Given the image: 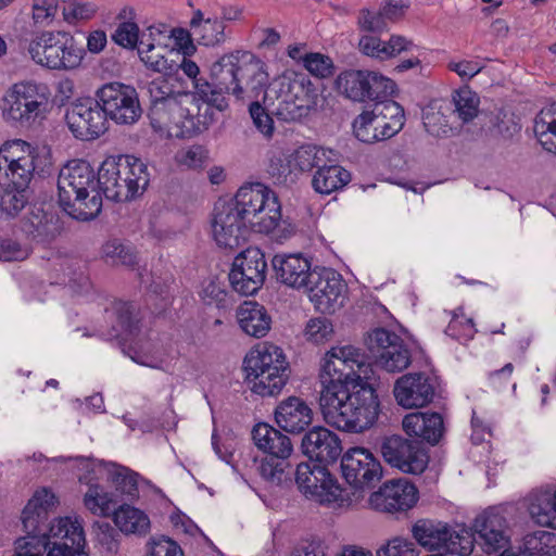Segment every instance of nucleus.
I'll return each instance as SVG.
<instances>
[{"label": "nucleus", "instance_id": "49", "mask_svg": "<svg viewBox=\"0 0 556 556\" xmlns=\"http://www.w3.org/2000/svg\"><path fill=\"white\" fill-rule=\"evenodd\" d=\"M103 254L113 265L134 266L137 256L132 249L123 244L119 240L113 239L108 241L102 248Z\"/></svg>", "mask_w": 556, "mask_h": 556}, {"label": "nucleus", "instance_id": "60", "mask_svg": "<svg viewBox=\"0 0 556 556\" xmlns=\"http://www.w3.org/2000/svg\"><path fill=\"white\" fill-rule=\"evenodd\" d=\"M147 90L150 97V104L167 101L169 98H177L173 85L164 77L151 80L147 86Z\"/></svg>", "mask_w": 556, "mask_h": 556}, {"label": "nucleus", "instance_id": "64", "mask_svg": "<svg viewBox=\"0 0 556 556\" xmlns=\"http://www.w3.org/2000/svg\"><path fill=\"white\" fill-rule=\"evenodd\" d=\"M58 10L55 0H35L33 3V20L36 24L51 21Z\"/></svg>", "mask_w": 556, "mask_h": 556}, {"label": "nucleus", "instance_id": "24", "mask_svg": "<svg viewBox=\"0 0 556 556\" xmlns=\"http://www.w3.org/2000/svg\"><path fill=\"white\" fill-rule=\"evenodd\" d=\"M299 490L320 504H332L342 500V490L326 466L301 463L294 471Z\"/></svg>", "mask_w": 556, "mask_h": 556}, {"label": "nucleus", "instance_id": "1", "mask_svg": "<svg viewBox=\"0 0 556 556\" xmlns=\"http://www.w3.org/2000/svg\"><path fill=\"white\" fill-rule=\"evenodd\" d=\"M319 407L331 427L359 433L370 428L380 413L375 371L359 349L337 346L321 359Z\"/></svg>", "mask_w": 556, "mask_h": 556}, {"label": "nucleus", "instance_id": "53", "mask_svg": "<svg viewBox=\"0 0 556 556\" xmlns=\"http://www.w3.org/2000/svg\"><path fill=\"white\" fill-rule=\"evenodd\" d=\"M332 332L331 321L326 317H317L307 321L304 333L308 341L318 344L328 341Z\"/></svg>", "mask_w": 556, "mask_h": 556}, {"label": "nucleus", "instance_id": "47", "mask_svg": "<svg viewBox=\"0 0 556 556\" xmlns=\"http://www.w3.org/2000/svg\"><path fill=\"white\" fill-rule=\"evenodd\" d=\"M445 112H447L446 109L443 110V106H440L438 110L431 108L424 113L422 124L428 134L434 137H447L453 132Z\"/></svg>", "mask_w": 556, "mask_h": 556}, {"label": "nucleus", "instance_id": "21", "mask_svg": "<svg viewBox=\"0 0 556 556\" xmlns=\"http://www.w3.org/2000/svg\"><path fill=\"white\" fill-rule=\"evenodd\" d=\"M266 274L265 254L261 249L250 247L235 257L228 278L236 292L252 295L263 287Z\"/></svg>", "mask_w": 556, "mask_h": 556}, {"label": "nucleus", "instance_id": "13", "mask_svg": "<svg viewBox=\"0 0 556 556\" xmlns=\"http://www.w3.org/2000/svg\"><path fill=\"white\" fill-rule=\"evenodd\" d=\"M416 542L429 551L468 556L473 548L472 535L465 529L457 530L437 519H419L412 527Z\"/></svg>", "mask_w": 556, "mask_h": 556}, {"label": "nucleus", "instance_id": "52", "mask_svg": "<svg viewBox=\"0 0 556 556\" xmlns=\"http://www.w3.org/2000/svg\"><path fill=\"white\" fill-rule=\"evenodd\" d=\"M97 11V5L92 2H83L79 0H70L63 5V17L74 24L80 20H89Z\"/></svg>", "mask_w": 556, "mask_h": 556}, {"label": "nucleus", "instance_id": "10", "mask_svg": "<svg viewBox=\"0 0 556 556\" xmlns=\"http://www.w3.org/2000/svg\"><path fill=\"white\" fill-rule=\"evenodd\" d=\"M275 96V114L285 122L300 121L316 106L318 89L303 73L286 74L269 87Z\"/></svg>", "mask_w": 556, "mask_h": 556}, {"label": "nucleus", "instance_id": "14", "mask_svg": "<svg viewBox=\"0 0 556 556\" xmlns=\"http://www.w3.org/2000/svg\"><path fill=\"white\" fill-rule=\"evenodd\" d=\"M0 166L3 169L4 181L17 178L24 185L27 177L34 174L45 176L52 166L48 153H40L36 148L22 139L5 141L0 147ZM8 185V182H5Z\"/></svg>", "mask_w": 556, "mask_h": 556}, {"label": "nucleus", "instance_id": "54", "mask_svg": "<svg viewBox=\"0 0 556 556\" xmlns=\"http://www.w3.org/2000/svg\"><path fill=\"white\" fill-rule=\"evenodd\" d=\"M304 67L318 78H327L333 74L332 60L321 53H306L303 58Z\"/></svg>", "mask_w": 556, "mask_h": 556}, {"label": "nucleus", "instance_id": "30", "mask_svg": "<svg viewBox=\"0 0 556 556\" xmlns=\"http://www.w3.org/2000/svg\"><path fill=\"white\" fill-rule=\"evenodd\" d=\"M473 529L485 553L506 551L509 538L507 535V522L502 514L494 509L485 510L475 519Z\"/></svg>", "mask_w": 556, "mask_h": 556}, {"label": "nucleus", "instance_id": "41", "mask_svg": "<svg viewBox=\"0 0 556 556\" xmlns=\"http://www.w3.org/2000/svg\"><path fill=\"white\" fill-rule=\"evenodd\" d=\"M369 72L345 71L337 78V86L340 92L353 101H365L368 97Z\"/></svg>", "mask_w": 556, "mask_h": 556}, {"label": "nucleus", "instance_id": "50", "mask_svg": "<svg viewBox=\"0 0 556 556\" xmlns=\"http://www.w3.org/2000/svg\"><path fill=\"white\" fill-rule=\"evenodd\" d=\"M143 38L144 35H142L140 46L138 47L140 60L148 68L167 74L168 70H170L167 59L156 50L153 42H146Z\"/></svg>", "mask_w": 556, "mask_h": 556}, {"label": "nucleus", "instance_id": "34", "mask_svg": "<svg viewBox=\"0 0 556 556\" xmlns=\"http://www.w3.org/2000/svg\"><path fill=\"white\" fill-rule=\"evenodd\" d=\"M367 121L379 135V141L392 138L404 126V109L395 101L375 104L372 111H365Z\"/></svg>", "mask_w": 556, "mask_h": 556}, {"label": "nucleus", "instance_id": "32", "mask_svg": "<svg viewBox=\"0 0 556 556\" xmlns=\"http://www.w3.org/2000/svg\"><path fill=\"white\" fill-rule=\"evenodd\" d=\"M275 421L281 430L300 434L311 426L313 409L302 397L292 395L276 406Z\"/></svg>", "mask_w": 556, "mask_h": 556}, {"label": "nucleus", "instance_id": "46", "mask_svg": "<svg viewBox=\"0 0 556 556\" xmlns=\"http://www.w3.org/2000/svg\"><path fill=\"white\" fill-rule=\"evenodd\" d=\"M292 159L281 151H270L266 172L275 185H287L293 181Z\"/></svg>", "mask_w": 556, "mask_h": 556}, {"label": "nucleus", "instance_id": "8", "mask_svg": "<svg viewBox=\"0 0 556 556\" xmlns=\"http://www.w3.org/2000/svg\"><path fill=\"white\" fill-rule=\"evenodd\" d=\"M243 369L252 392L261 396L278 394L289 377V364L282 350L264 343L250 350L243 359Z\"/></svg>", "mask_w": 556, "mask_h": 556}, {"label": "nucleus", "instance_id": "23", "mask_svg": "<svg viewBox=\"0 0 556 556\" xmlns=\"http://www.w3.org/2000/svg\"><path fill=\"white\" fill-rule=\"evenodd\" d=\"M366 345L377 364L387 371H402L410 364V352L403 339L384 328L372 330Z\"/></svg>", "mask_w": 556, "mask_h": 556}, {"label": "nucleus", "instance_id": "35", "mask_svg": "<svg viewBox=\"0 0 556 556\" xmlns=\"http://www.w3.org/2000/svg\"><path fill=\"white\" fill-rule=\"evenodd\" d=\"M236 316L241 330L250 337L263 338L270 330L271 317L256 301H244L238 307Z\"/></svg>", "mask_w": 556, "mask_h": 556}, {"label": "nucleus", "instance_id": "56", "mask_svg": "<svg viewBox=\"0 0 556 556\" xmlns=\"http://www.w3.org/2000/svg\"><path fill=\"white\" fill-rule=\"evenodd\" d=\"M146 556H184L181 547L167 536L152 538Z\"/></svg>", "mask_w": 556, "mask_h": 556}, {"label": "nucleus", "instance_id": "7", "mask_svg": "<svg viewBox=\"0 0 556 556\" xmlns=\"http://www.w3.org/2000/svg\"><path fill=\"white\" fill-rule=\"evenodd\" d=\"M255 446L266 454L261 460L253 459L255 470L271 485L291 482L293 473L290 456L293 452L291 439L266 422L256 424L251 432Z\"/></svg>", "mask_w": 556, "mask_h": 556}, {"label": "nucleus", "instance_id": "26", "mask_svg": "<svg viewBox=\"0 0 556 556\" xmlns=\"http://www.w3.org/2000/svg\"><path fill=\"white\" fill-rule=\"evenodd\" d=\"M419 497L418 489L405 478L384 482L369 497L370 506L380 513L404 514L412 509Z\"/></svg>", "mask_w": 556, "mask_h": 556}, {"label": "nucleus", "instance_id": "43", "mask_svg": "<svg viewBox=\"0 0 556 556\" xmlns=\"http://www.w3.org/2000/svg\"><path fill=\"white\" fill-rule=\"evenodd\" d=\"M136 13L132 8L125 7L117 14L119 24L112 39L121 47L134 49L140 46L139 27L135 22Z\"/></svg>", "mask_w": 556, "mask_h": 556}, {"label": "nucleus", "instance_id": "19", "mask_svg": "<svg viewBox=\"0 0 556 556\" xmlns=\"http://www.w3.org/2000/svg\"><path fill=\"white\" fill-rule=\"evenodd\" d=\"M116 325L113 326L114 336L123 341H130L123 351L136 363L150 366L151 344L148 340L138 339L139 309L132 302L117 301L113 304Z\"/></svg>", "mask_w": 556, "mask_h": 556}, {"label": "nucleus", "instance_id": "28", "mask_svg": "<svg viewBox=\"0 0 556 556\" xmlns=\"http://www.w3.org/2000/svg\"><path fill=\"white\" fill-rule=\"evenodd\" d=\"M438 386L435 376L425 372L406 374L396 380L393 393L402 407L418 408L433 401Z\"/></svg>", "mask_w": 556, "mask_h": 556}, {"label": "nucleus", "instance_id": "61", "mask_svg": "<svg viewBox=\"0 0 556 556\" xmlns=\"http://www.w3.org/2000/svg\"><path fill=\"white\" fill-rule=\"evenodd\" d=\"M202 300L207 305H215L218 308H226L229 305L228 292L215 281H210L202 291Z\"/></svg>", "mask_w": 556, "mask_h": 556}, {"label": "nucleus", "instance_id": "16", "mask_svg": "<svg viewBox=\"0 0 556 556\" xmlns=\"http://www.w3.org/2000/svg\"><path fill=\"white\" fill-rule=\"evenodd\" d=\"M380 453L387 464L405 473L420 475L429 463L425 444L416 438L384 437L380 442Z\"/></svg>", "mask_w": 556, "mask_h": 556}, {"label": "nucleus", "instance_id": "37", "mask_svg": "<svg viewBox=\"0 0 556 556\" xmlns=\"http://www.w3.org/2000/svg\"><path fill=\"white\" fill-rule=\"evenodd\" d=\"M351 181V174L329 157L316 170L312 179L314 190L320 194H330L342 189Z\"/></svg>", "mask_w": 556, "mask_h": 556}, {"label": "nucleus", "instance_id": "58", "mask_svg": "<svg viewBox=\"0 0 556 556\" xmlns=\"http://www.w3.org/2000/svg\"><path fill=\"white\" fill-rule=\"evenodd\" d=\"M249 112L253 124L260 132L267 138L271 137L274 132V121L266 112L265 108L260 104L258 100L251 102L249 105Z\"/></svg>", "mask_w": 556, "mask_h": 556}, {"label": "nucleus", "instance_id": "27", "mask_svg": "<svg viewBox=\"0 0 556 556\" xmlns=\"http://www.w3.org/2000/svg\"><path fill=\"white\" fill-rule=\"evenodd\" d=\"M195 108L182 106L177 98L150 104L148 117L155 131L172 130L177 128L176 136L190 138L198 134L197 129H190L189 123L193 122L192 111Z\"/></svg>", "mask_w": 556, "mask_h": 556}, {"label": "nucleus", "instance_id": "4", "mask_svg": "<svg viewBox=\"0 0 556 556\" xmlns=\"http://www.w3.org/2000/svg\"><path fill=\"white\" fill-rule=\"evenodd\" d=\"M228 201L254 232L270 235L280 241L294 232L292 224L282 218L276 193L261 182L240 187Z\"/></svg>", "mask_w": 556, "mask_h": 556}, {"label": "nucleus", "instance_id": "45", "mask_svg": "<svg viewBox=\"0 0 556 556\" xmlns=\"http://www.w3.org/2000/svg\"><path fill=\"white\" fill-rule=\"evenodd\" d=\"M451 104L453 108L446 106V111L457 114L463 123H468L478 114L479 98L469 88H460L453 93Z\"/></svg>", "mask_w": 556, "mask_h": 556}, {"label": "nucleus", "instance_id": "2", "mask_svg": "<svg viewBox=\"0 0 556 556\" xmlns=\"http://www.w3.org/2000/svg\"><path fill=\"white\" fill-rule=\"evenodd\" d=\"M268 75L264 71V63L250 51H240L223 55L211 68V81L200 78L194 81V101L189 108L192 111L193 122L190 129L198 134L208 129L216 122V113L226 111L229 106L226 94H233L237 99L258 98L263 94L266 102L271 99L266 90Z\"/></svg>", "mask_w": 556, "mask_h": 556}, {"label": "nucleus", "instance_id": "33", "mask_svg": "<svg viewBox=\"0 0 556 556\" xmlns=\"http://www.w3.org/2000/svg\"><path fill=\"white\" fill-rule=\"evenodd\" d=\"M402 426L408 437L431 445L438 444L445 431L443 417L435 412L410 413L404 417Z\"/></svg>", "mask_w": 556, "mask_h": 556}, {"label": "nucleus", "instance_id": "59", "mask_svg": "<svg viewBox=\"0 0 556 556\" xmlns=\"http://www.w3.org/2000/svg\"><path fill=\"white\" fill-rule=\"evenodd\" d=\"M28 255V247L22 245L16 240L11 238L0 240V261L18 262L26 260Z\"/></svg>", "mask_w": 556, "mask_h": 556}, {"label": "nucleus", "instance_id": "48", "mask_svg": "<svg viewBox=\"0 0 556 556\" xmlns=\"http://www.w3.org/2000/svg\"><path fill=\"white\" fill-rule=\"evenodd\" d=\"M368 100L376 101V104H383L390 101L388 98L393 94L395 84L392 79L376 72H369Z\"/></svg>", "mask_w": 556, "mask_h": 556}, {"label": "nucleus", "instance_id": "20", "mask_svg": "<svg viewBox=\"0 0 556 556\" xmlns=\"http://www.w3.org/2000/svg\"><path fill=\"white\" fill-rule=\"evenodd\" d=\"M46 556H89L86 539L78 517H60L48 525L46 521Z\"/></svg>", "mask_w": 556, "mask_h": 556}, {"label": "nucleus", "instance_id": "51", "mask_svg": "<svg viewBox=\"0 0 556 556\" xmlns=\"http://www.w3.org/2000/svg\"><path fill=\"white\" fill-rule=\"evenodd\" d=\"M476 332L473 319L459 316L456 312L445 328V334L460 343L472 340Z\"/></svg>", "mask_w": 556, "mask_h": 556}, {"label": "nucleus", "instance_id": "25", "mask_svg": "<svg viewBox=\"0 0 556 556\" xmlns=\"http://www.w3.org/2000/svg\"><path fill=\"white\" fill-rule=\"evenodd\" d=\"M341 471L354 490L375 486L382 478L379 459L365 447H352L341 458Z\"/></svg>", "mask_w": 556, "mask_h": 556}, {"label": "nucleus", "instance_id": "62", "mask_svg": "<svg viewBox=\"0 0 556 556\" xmlns=\"http://www.w3.org/2000/svg\"><path fill=\"white\" fill-rule=\"evenodd\" d=\"M357 24L361 30L370 33H380L387 28V22L378 12H371L368 9L359 11Z\"/></svg>", "mask_w": 556, "mask_h": 556}, {"label": "nucleus", "instance_id": "11", "mask_svg": "<svg viewBox=\"0 0 556 556\" xmlns=\"http://www.w3.org/2000/svg\"><path fill=\"white\" fill-rule=\"evenodd\" d=\"M48 87L35 81L14 84L3 98V118L15 127L30 128L45 118Z\"/></svg>", "mask_w": 556, "mask_h": 556}, {"label": "nucleus", "instance_id": "29", "mask_svg": "<svg viewBox=\"0 0 556 556\" xmlns=\"http://www.w3.org/2000/svg\"><path fill=\"white\" fill-rule=\"evenodd\" d=\"M304 455L326 466L334 463L342 453L339 437L325 427H314L304 434L301 442Z\"/></svg>", "mask_w": 556, "mask_h": 556}, {"label": "nucleus", "instance_id": "12", "mask_svg": "<svg viewBox=\"0 0 556 556\" xmlns=\"http://www.w3.org/2000/svg\"><path fill=\"white\" fill-rule=\"evenodd\" d=\"M55 504V496L47 489L34 493L22 511V523L26 536L15 541V556H45L48 542H45L46 521Z\"/></svg>", "mask_w": 556, "mask_h": 556}, {"label": "nucleus", "instance_id": "31", "mask_svg": "<svg viewBox=\"0 0 556 556\" xmlns=\"http://www.w3.org/2000/svg\"><path fill=\"white\" fill-rule=\"evenodd\" d=\"M271 265L277 281L295 289L306 288L313 273L311 262L301 253L276 254Z\"/></svg>", "mask_w": 556, "mask_h": 556}, {"label": "nucleus", "instance_id": "36", "mask_svg": "<svg viewBox=\"0 0 556 556\" xmlns=\"http://www.w3.org/2000/svg\"><path fill=\"white\" fill-rule=\"evenodd\" d=\"M190 28L195 40L205 47H215L226 41V26L217 16L204 18L201 10L193 12Z\"/></svg>", "mask_w": 556, "mask_h": 556}, {"label": "nucleus", "instance_id": "22", "mask_svg": "<svg viewBox=\"0 0 556 556\" xmlns=\"http://www.w3.org/2000/svg\"><path fill=\"white\" fill-rule=\"evenodd\" d=\"M211 228L213 239L219 248L235 250L248 239L249 224L240 217L228 200L218 199L211 213Z\"/></svg>", "mask_w": 556, "mask_h": 556}, {"label": "nucleus", "instance_id": "57", "mask_svg": "<svg viewBox=\"0 0 556 556\" xmlns=\"http://www.w3.org/2000/svg\"><path fill=\"white\" fill-rule=\"evenodd\" d=\"M377 556H419V552L412 541L394 538L377 551Z\"/></svg>", "mask_w": 556, "mask_h": 556}, {"label": "nucleus", "instance_id": "3", "mask_svg": "<svg viewBox=\"0 0 556 556\" xmlns=\"http://www.w3.org/2000/svg\"><path fill=\"white\" fill-rule=\"evenodd\" d=\"M100 169L85 160L68 161L59 173L58 190L60 207L72 218L91 220L102 210L103 186Z\"/></svg>", "mask_w": 556, "mask_h": 556}, {"label": "nucleus", "instance_id": "40", "mask_svg": "<svg viewBox=\"0 0 556 556\" xmlns=\"http://www.w3.org/2000/svg\"><path fill=\"white\" fill-rule=\"evenodd\" d=\"M33 177H27L24 185L20 184L17 178H8V185L4 179L0 188V207L10 216H16L28 202V186Z\"/></svg>", "mask_w": 556, "mask_h": 556}, {"label": "nucleus", "instance_id": "42", "mask_svg": "<svg viewBox=\"0 0 556 556\" xmlns=\"http://www.w3.org/2000/svg\"><path fill=\"white\" fill-rule=\"evenodd\" d=\"M533 130L543 149L556 153V103L540 111Z\"/></svg>", "mask_w": 556, "mask_h": 556}, {"label": "nucleus", "instance_id": "44", "mask_svg": "<svg viewBox=\"0 0 556 556\" xmlns=\"http://www.w3.org/2000/svg\"><path fill=\"white\" fill-rule=\"evenodd\" d=\"M328 153H332V151L314 144H304L294 150V152L290 154V157L292 159L294 168L300 172H309L313 168H318L326 162Z\"/></svg>", "mask_w": 556, "mask_h": 556}, {"label": "nucleus", "instance_id": "39", "mask_svg": "<svg viewBox=\"0 0 556 556\" xmlns=\"http://www.w3.org/2000/svg\"><path fill=\"white\" fill-rule=\"evenodd\" d=\"M531 519L541 527L556 529V490H540L529 496Z\"/></svg>", "mask_w": 556, "mask_h": 556}, {"label": "nucleus", "instance_id": "55", "mask_svg": "<svg viewBox=\"0 0 556 556\" xmlns=\"http://www.w3.org/2000/svg\"><path fill=\"white\" fill-rule=\"evenodd\" d=\"M176 159L180 165L197 169L205 165L207 161V151L203 146L194 144L179 151Z\"/></svg>", "mask_w": 556, "mask_h": 556}, {"label": "nucleus", "instance_id": "15", "mask_svg": "<svg viewBox=\"0 0 556 556\" xmlns=\"http://www.w3.org/2000/svg\"><path fill=\"white\" fill-rule=\"evenodd\" d=\"M96 97L106 119L110 118L117 125H134L142 115L138 92L130 85L118 81L104 84L97 89Z\"/></svg>", "mask_w": 556, "mask_h": 556}, {"label": "nucleus", "instance_id": "17", "mask_svg": "<svg viewBox=\"0 0 556 556\" xmlns=\"http://www.w3.org/2000/svg\"><path fill=\"white\" fill-rule=\"evenodd\" d=\"M315 308L323 314H333L346 300L348 285L332 268L315 267L305 288Z\"/></svg>", "mask_w": 556, "mask_h": 556}, {"label": "nucleus", "instance_id": "63", "mask_svg": "<svg viewBox=\"0 0 556 556\" xmlns=\"http://www.w3.org/2000/svg\"><path fill=\"white\" fill-rule=\"evenodd\" d=\"M353 132L355 137L365 143H375L379 141L378 132H375L374 127L367 121L365 112L359 114L353 122Z\"/></svg>", "mask_w": 556, "mask_h": 556}, {"label": "nucleus", "instance_id": "9", "mask_svg": "<svg viewBox=\"0 0 556 556\" xmlns=\"http://www.w3.org/2000/svg\"><path fill=\"white\" fill-rule=\"evenodd\" d=\"M24 49L36 64L54 71L77 68L86 53L71 33L62 30L37 33Z\"/></svg>", "mask_w": 556, "mask_h": 556}, {"label": "nucleus", "instance_id": "38", "mask_svg": "<svg viewBox=\"0 0 556 556\" xmlns=\"http://www.w3.org/2000/svg\"><path fill=\"white\" fill-rule=\"evenodd\" d=\"M412 46L403 36H391L388 41H382L376 36L365 35L359 39L358 48L367 56L379 60H387L396 56L402 51H406Z\"/></svg>", "mask_w": 556, "mask_h": 556}, {"label": "nucleus", "instance_id": "5", "mask_svg": "<svg viewBox=\"0 0 556 556\" xmlns=\"http://www.w3.org/2000/svg\"><path fill=\"white\" fill-rule=\"evenodd\" d=\"M67 459H73L68 457ZM78 462V467L86 472L79 476V482L89 485L84 496V504L93 514L102 516L114 515V523L126 534L144 535L150 530V519L140 509L129 505H122L118 508L117 502L112 493L105 492L103 486L93 483L98 479V472L102 470L103 462H98L91 457L77 456L74 458Z\"/></svg>", "mask_w": 556, "mask_h": 556}, {"label": "nucleus", "instance_id": "18", "mask_svg": "<svg viewBox=\"0 0 556 556\" xmlns=\"http://www.w3.org/2000/svg\"><path fill=\"white\" fill-rule=\"evenodd\" d=\"M65 121L73 136L83 141L96 140L108 130L106 115L96 96L79 98L70 103Z\"/></svg>", "mask_w": 556, "mask_h": 556}, {"label": "nucleus", "instance_id": "6", "mask_svg": "<svg viewBox=\"0 0 556 556\" xmlns=\"http://www.w3.org/2000/svg\"><path fill=\"white\" fill-rule=\"evenodd\" d=\"M103 194L114 202H127L143 194L150 182L148 165L134 155L108 156L100 165Z\"/></svg>", "mask_w": 556, "mask_h": 556}]
</instances>
